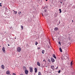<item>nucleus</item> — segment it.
<instances>
[{
	"instance_id": "nucleus-1",
	"label": "nucleus",
	"mask_w": 75,
	"mask_h": 75,
	"mask_svg": "<svg viewBox=\"0 0 75 75\" xmlns=\"http://www.w3.org/2000/svg\"><path fill=\"white\" fill-rule=\"evenodd\" d=\"M21 51V48L20 47H18L17 48V52H20Z\"/></svg>"
},
{
	"instance_id": "nucleus-2",
	"label": "nucleus",
	"mask_w": 75,
	"mask_h": 75,
	"mask_svg": "<svg viewBox=\"0 0 75 75\" xmlns=\"http://www.w3.org/2000/svg\"><path fill=\"white\" fill-rule=\"evenodd\" d=\"M29 69L30 70V72H33V68L31 67H30Z\"/></svg>"
},
{
	"instance_id": "nucleus-3",
	"label": "nucleus",
	"mask_w": 75,
	"mask_h": 75,
	"mask_svg": "<svg viewBox=\"0 0 75 75\" xmlns=\"http://www.w3.org/2000/svg\"><path fill=\"white\" fill-rule=\"evenodd\" d=\"M51 61H52V62H55V60H54V59L53 58H51Z\"/></svg>"
},
{
	"instance_id": "nucleus-4",
	"label": "nucleus",
	"mask_w": 75,
	"mask_h": 75,
	"mask_svg": "<svg viewBox=\"0 0 75 75\" xmlns=\"http://www.w3.org/2000/svg\"><path fill=\"white\" fill-rule=\"evenodd\" d=\"M2 50L3 52H6V50H5V48L4 47H3Z\"/></svg>"
},
{
	"instance_id": "nucleus-5",
	"label": "nucleus",
	"mask_w": 75,
	"mask_h": 75,
	"mask_svg": "<svg viewBox=\"0 0 75 75\" xmlns=\"http://www.w3.org/2000/svg\"><path fill=\"white\" fill-rule=\"evenodd\" d=\"M25 72L26 74L27 75V74H28V71L27 70H25Z\"/></svg>"
},
{
	"instance_id": "nucleus-6",
	"label": "nucleus",
	"mask_w": 75,
	"mask_h": 75,
	"mask_svg": "<svg viewBox=\"0 0 75 75\" xmlns=\"http://www.w3.org/2000/svg\"><path fill=\"white\" fill-rule=\"evenodd\" d=\"M10 71H9V70H8L6 71V74L7 75H9V74H10Z\"/></svg>"
},
{
	"instance_id": "nucleus-7",
	"label": "nucleus",
	"mask_w": 75,
	"mask_h": 75,
	"mask_svg": "<svg viewBox=\"0 0 75 75\" xmlns=\"http://www.w3.org/2000/svg\"><path fill=\"white\" fill-rule=\"evenodd\" d=\"M51 67L52 69H55V67H54V66H51Z\"/></svg>"
},
{
	"instance_id": "nucleus-8",
	"label": "nucleus",
	"mask_w": 75,
	"mask_h": 75,
	"mask_svg": "<svg viewBox=\"0 0 75 75\" xmlns=\"http://www.w3.org/2000/svg\"><path fill=\"white\" fill-rule=\"evenodd\" d=\"M38 69H37V68H35V73H37V70Z\"/></svg>"
},
{
	"instance_id": "nucleus-9",
	"label": "nucleus",
	"mask_w": 75,
	"mask_h": 75,
	"mask_svg": "<svg viewBox=\"0 0 75 75\" xmlns=\"http://www.w3.org/2000/svg\"><path fill=\"white\" fill-rule=\"evenodd\" d=\"M52 56L54 58H55V59H57V57H56V56H55V55L54 54H53Z\"/></svg>"
},
{
	"instance_id": "nucleus-10",
	"label": "nucleus",
	"mask_w": 75,
	"mask_h": 75,
	"mask_svg": "<svg viewBox=\"0 0 75 75\" xmlns=\"http://www.w3.org/2000/svg\"><path fill=\"white\" fill-rule=\"evenodd\" d=\"M37 64L38 65V66H39V67H40V65H41L40 63L39 62H37Z\"/></svg>"
},
{
	"instance_id": "nucleus-11",
	"label": "nucleus",
	"mask_w": 75,
	"mask_h": 75,
	"mask_svg": "<svg viewBox=\"0 0 75 75\" xmlns=\"http://www.w3.org/2000/svg\"><path fill=\"white\" fill-rule=\"evenodd\" d=\"M1 68L4 69V66L3 65H2L1 66Z\"/></svg>"
},
{
	"instance_id": "nucleus-12",
	"label": "nucleus",
	"mask_w": 75,
	"mask_h": 75,
	"mask_svg": "<svg viewBox=\"0 0 75 75\" xmlns=\"http://www.w3.org/2000/svg\"><path fill=\"white\" fill-rule=\"evenodd\" d=\"M59 50H60V52H62V49L61 48V47L59 48Z\"/></svg>"
},
{
	"instance_id": "nucleus-13",
	"label": "nucleus",
	"mask_w": 75,
	"mask_h": 75,
	"mask_svg": "<svg viewBox=\"0 0 75 75\" xmlns=\"http://www.w3.org/2000/svg\"><path fill=\"white\" fill-rule=\"evenodd\" d=\"M42 54H44V52H45V50H42Z\"/></svg>"
},
{
	"instance_id": "nucleus-14",
	"label": "nucleus",
	"mask_w": 75,
	"mask_h": 75,
	"mask_svg": "<svg viewBox=\"0 0 75 75\" xmlns=\"http://www.w3.org/2000/svg\"><path fill=\"white\" fill-rule=\"evenodd\" d=\"M54 30L55 31H57V30H58V28H54Z\"/></svg>"
},
{
	"instance_id": "nucleus-15",
	"label": "nucleus",
	"mask_w": 75,
	"mask_h": 75,
	"mask_svg": "<svg viewBox=\"0 0 75 75\" xmlns=\"http://www.w3.org/2000/svg\"><path fill=\"white\" fill-rule=\"evenodd\" d=\"M38 75H42L41 74V72H38Z\"/></svg>"
},
{
	"instance_id": "nucleus-16",
	"label": "nucleus",
	"mask_w": 75,
	"mask_h": 75,
	"mask_svg": "<svg viewBox=\"0 0 75 75\" xmlns=\"http://www.w3.org/2000/svg\"><path fill=\"white\" fill-rule=\"evenodd\" d=\"M18 14L19 15H20V14H21V12L19 11Z\"/></svg>"
},
{
	"instance_id": "nucleus-17",
	"label": "nucleus",
	"mask_w": 75,
	"mask_h": 75,
	"mask_svg": "<svg viewBox=\"0 0 75 75\" xmlns=\"http://www.w3.org/2000/svg\"><path fill=\"white\" fill-rule=\"evenodd\" d=\"M21 28L22 30H23V26L22 25H21Z\"/></svg>"
},
{
	"instance_id": "nucleus-18",
	"label": "nucleus",
	"mask_w": 75,
	"mask_h": 75,
	"mask_svg": "<svg viewBox=\"0 0 75 75\" xmlns=\"http://www.w3.org/2000/svg\"><path fill=\"white\" fill-rule=\"evenodd\" d=\"M38 44V42H36L35 44V45H37Z\"/></svg>"
},
{
	"instance_id": "nucleus-19",
	"label": "nucleus",
	"mask_w": 75,
	"mask_h": 75,
	"mask_svg": "<svg viewBox=\"0 0 75 75\" xmlns=\"http://www.w3.org/2000/svg\"><path fill=\"white\" fill-rule=\"evenodd\" d=\"M23 68L24 69H26V67H24Z\"/></svg>"
},
{
	"instance_id": "nucleus-20",
	"label": "nucleus",
	"mask_w": 75,
	"mask_h": 75,
	"mask_svg": "<svg viewBox=\"0 0 75 75\" xmlns=\"http://www.w3.org/2000/svg\"><path fill=\"white\" fill-rule=\"evenodd\" d=\"M72 61H71V65H72V64H72Z\"/></svg>"
},
{
	"instance_id": "nucleus-21",
	"label": "nucleus",
	"mask_w": 75,
	"mask_h": 75,
	"mask_svg": "<svg viewBox=\"0 0 75 75\" xmlns=\"http://www.w3.org/2000/svg\"><path fill=\"white\" fill-rule=\"evenodd\" d=\"M15 14H17V11H15Z\"/></svg>"
},
{
	"instance_id": "nucleus-22",
	"label": "nucleus",
	"mask_w": 75,
	"mask_h": 75,
	"mask_svg": "<svg viewBox=\"0 0 75 75\" xmlns=\"http://www.w3.org/2000/svg\"><path fill=\"white\" fill-rule=\"evenodd\" d=\"M58 44H59L60 45H61V42H58Z\"/></svg>"
},
{
	"instance_id": "nucleus-23",
	"label": "nucleus",
	"mask_w": 75,
	"mask_h": 75,
	"mask_svg": "<svg viewBox=\"0 0 75 75\" xmlns=\"http://www.w3.org/2000/svg\"><path fill=\"white\" fill-rule=\"evenodd\" d=\"M60 72H61V70H59L58 71L59 74L60 73Z\"/></svg>"
},
{
	"instance_id": "nucleus-24",
	"label": "nucleus",
	"mask_w": 75,
	"mask_h": 75,
	"mask_svg": "<svg viewBox=\"0 0 75 75\" xmlns=\"http://www.w3.org/2000/svg\"><path fill=\"white\" fill-rule=\"evenodd\" d=\"M48 61L49 62H51V60H50V59H49L48 60Z\"/></svg>"
},
{
	"instance_id": "nucleus-25",
	"label": "nucleus",
	"mask_w": 75,
	"mask_h": 75,
	"mask_svg": "<svg viewBox=\"0 0 75 75\" xmlns=\"http://www.w3.org/2000/svg\"><path fill=\"white\" fill-rule=\"evenodd\" d=\"M40 47H38V50H40Z\"/></svg>"
},
{
	"instance_id": "nucleus-26",
	"label": "nucleus",
	"mask_w": 75,
	"mask_h": 75,
	"mask_svg": "<svg viewBox=\"0 0 75 75\" xmlns=\"http://www.w3.org/2000/svg\"><path fill=\"white\" fill-rule=\"evenodd\" d=\"M45 12H47V10H45Z\"/></svg>"
},
{
	"instance_id": "nucleus-27",
	"label": "nucleus",
	"mask_w": 75,
	"mask_h": 75,
	"mask_svg": "<svg viewBox=\"0 0 75 75\" xmlns=\"http://www.w3.org/2000/svg\"><path fill=\"white\" fill-rule=\"evenodd\" d=\"M60 3L61 4H62V2H60Z\"/></svg>"
},
{
	"instance_id": "nucleus-28",
	"label": "nucleus",
	"mask_w": 75,
	"mask_h": 75,
	"mask_svg": "<svg viewBox=\"0 0 75 75\" xmlns=\"http://www.w3.org/2000/svg\"><path fill=\"white\" fill-rule=\"evenodd\" d=\"M72 23H74V21L73 20H72Z\"/></svg>"
},
{
	"instance_id": "nucleus-29",
	"label": "nucleus",
	"mask_w": 75,
	"mask_h": 75,
	"mask_svg": "<svg viewBox=\"0 0 75 75\" xmlns=\"http://www.w3.org/2000/svg\"><path fill=\"white\" fill-rule=\"evenodd\" d=\"M13 75H16L15 74H14V73H13Z\"/></svg>"
},
{
	"instance_id": "nucleus-30",
	"label": "nucleus",
	"mask_w": 75,
	"mask_h": 75,
	"mask_svg": "<svg viewBox=\"0 0 75 75\" xmlns=\"http://www.w3.org/2000/svg\"><path fill=\"white\" fill-rule=\"evenodd\" d=\"M61 12H62V11H60V12H59L60 13H61Z\"/></svg>"
},
{
	"instance_id": "nucleus-31",
	"label": "nucleus",
	"mask_w": 75,
	"mask_h": 75,
	"mask_svg": "<svg viewBox=\"0 0 75 75\" xmlns=\"http://www.w3.org/2000/svg\"><path fill=\"white\" fill-rule=\"evenodd\" d=\"M58 67H57L56 68V69H57L58 68Z\"/></svg>"
},
{
	"instance_id": "nucleus-32",
	"label": "nucleus",
	"mask_w": 75,
	"mask_h": 75,
	"mask_svg": "<svg viewBox=\"0 0 75 75\" xmlns=\"http://www.w3.org/2000/svg\"><path fill=\"white\" fill-rule=\"evenodd\" d=\"M20 75H24V74H20Z\"/></svg>"
},
{
	"instance_id": "nucleus-33",
	"label": "nucleus",
	"mask_w": 75,
	"mask_h": 75,
	"mask_svg": "<svg viewBox=\"0 0 75 75\" xmlns=\"http://www.w3.org/2000/svg\"><path fill=\"white\" fill-rule=\"evenodd\" d=\"M59 11H61V9H59Z\"/></svg>"
},
{
	"instance_id": "nucleus-34",
	"label": "nucleus",
	"mask_w": 75,
	"mask_h": 75,
	"mask_svg": "<svg viewBox=\"0 0 75 75\" xmlns=\"http://www.w3.org/2000/svg\"><path fill=\"white\" fill-rule=\"evenodd\" d=\"M8 46H10V45L9 44H8Z\"/></svg>"
},
{
	"instance_id": "nucleus-35",
	"label": "nucleus",
	"mask_w": 75,
	"mask_h": 75,
	"mask_svg": "<svg viewBox=\"0 0 75 75\" xmlns=\"http://www.w3.org/2000/svg\"><path fill=\"white\" fill-rule=\"evenodd\" d=\"M0 6H1V7L2 6H1V5H0Z\"/></svg>"
},
{
	"instance_id": "nucleus-36",
	"label": "nucleus",
	"mask_w": 75,
	"mask_h": 75,
	"mask_svg": "<svg viewBox=\"0 0 75 75\" xmlns=\"http://www.w3.org/2000/svg\"><path fill=\"white\" fill-rule=\"evenodd\" d=\"M46 1H48V0H46Z\"/></svg>"
},
{
	"instance_id": "nucleus-37",
	"label": "nucleus",
	"mask_w": 75,
	"mask_h": 75,
	"mask_svg": "<svg viewBox=\"0 0 75 75\" xmlns=\"http://www.w3.org/2000/svg\"><path fill=\"white\" fill-rule=\"evenodd\" d=\"M13 11H14V12H15V11H14V10H13Z\"/></svg>"
},
{
	"instance_id": "nucleus-38",
	"label": "nucleus",
	"mask_w": 75,
	"mask_h": 75,
	"mask_svg": "<svg viewBox=\"0 0 75 75\" xmlns=\"http://www.w3.org/2000/svg\"><path fill=\"white\" fill-rule=\"evenodd\" d=\"M1 3H0V5H1Z\"/></svg>"
},
{
	"instance_id": "nucleus-39",
	"label": "nucleus",
	"mask_w": 75,
	"mask_h": 75,
	"mask_svg": "<svg viewBox=\"0 0 75 75\" xmlns=\"http://www.w3.org/2000/svg\"><path fill=\"white\" fill-rule=\"evenodd\" d=\"M45 61V60H43V61Z\"/></svg>"
},
{
	"instance_id": "nucleus-40",
	"label": "nucleus",
	"mask_w": 75,
	"mask_h": 75,
	"mask_svg": "<svg viewBox=\"0 0 75 75\" xmlns=\"http://www.w3.org/2000/svg\"><path fill=\"white\" fill-rule=\"evenodd\" d=\"M15 38V39H16V38Z\"/></svg>"
},
{
	"instance_id": "nucleus-41",
	"label": "nucleus",
	"mask_w": 75,
	"mask_h": 75,
	"mask_svg": "<svg viewBox=\"0 0 75 75\" xmlns=\"http://www.w3.org/2000/svg\"><path fill=\"white\" fill-rule=\"evenodd\" d=\"M0 47H1V46H0Z\"/></svg>"
}]
</instances>
